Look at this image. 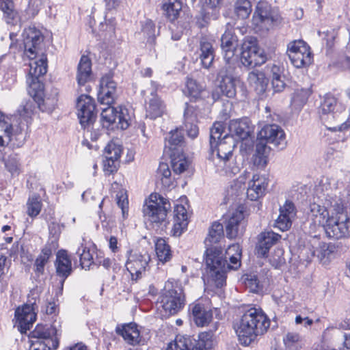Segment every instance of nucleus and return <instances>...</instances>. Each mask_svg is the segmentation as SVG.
Here are the masks:
<instances>
[{
	"label": "nucleus",
	"instance_id": "f257e3e1",
	"mask_svg": "<svg viewBox=\"0 0 350 350\" xmlns=\"http://www.w3.org/2000/svg\"><path fill=\"white\" fill-rule=\"evenodd\" d=\"M241 256L239 253L235 256H228L230 264L224 258L221 247H210L206 250V275L204 279L208 284L221 288L226 284V273L230 269H237L241 266Z\"/></svg>",
	"mask_w": 350,
	"mask_h": 350
},
{
	"label": "nucleus",
	"instance_id": "f03ea898",
	"mask_svg": "<svg viewBox=\"0 0 350 350\" xmlns=\"http://www.w3.org/2000/svg\"><path fill=\"white\" fill-rule=\"evenodd\" d=\"M270 321L260 308H250L234 324V329L239 342L250 345L256 337L267 332Z\"/></svg>",
	"mask_w": 350,
	"mask_h": 350
},
{
	"label": "nucleus",
	"instance_id": "7ed1b4c3",
	"mask_svg": "<svg viewBox=\"0 0 350 350\" xmlns=\"http://www.w3.org/2000/svg\"><path fill=\"white\" fill-rule=\"evenodd\" d=\"M159 299L156 303L158 317L164 319L177 314L185 304V296L180 283L174 279L168 280Z\"/></svg>",
	"mask_w": 350,
	"mask_h": 350
},
{
	"label": "nucleus",
	"instance_id": "20e7f679",
	"mask_svg": "<svg viewBox=\"0 0 350 350\" xmlns=\"http://www.w3.org/2000/svg\"><path fill=\"white\" fill-rule=\"evenodd\" d=\"M28 92L31 98L23 102L18 109L19 116L27 125L31 124L37 108L42 112L53 111V107L48 105L44 99L43 84L39 82L37 77H32Z\"/></svg>",
	"mask_w": 350,
	"mask_h": 350
},
{
	"label": "nucleus",
	"instance_id": "39448f33",
	"mask_svg": "<svg viewBox=\"0 0 350 350\" xmlns=\"http://www.w3.org/2000/svg\"><path fill=\"white\" fill-rule=\"evenodd\" d=\"M59 330L51 324H38L29 335L33 350H55L59 345Z\"/></svg>",
	"mask_w": 350,
	"mask_h": 350
},
{
	"label": "nucleus",
	"instance_id": "423d86ee",
	"mask_svg": "<svg viewBox=\"0 0 350 350\" xmlns=\"http://www.w3.org/2000/svg\"><path fill=\"white\" fill-rule=\"evenodd\" d=\"M27 298V303L17 307L14 312L18 329L21 334H26L37 319L36 302L39 295L35 290H31L28 294Z\"/></svg>",
	"mask_w": 350,
	"mask_h": 350
},
{
	"label": "nucleus",
	"instance_id": "0eeeda50",
	"mask_svg": "<svg viewBox=\"0 0 350 350\" xmlns=\"http://www.w3.org/2000/svg\"><path fill=\"white\" fill-rule=\"evenodd\" d=\"M287 54L292 64L297 68L308 66L312 62L310 48L303 40L290 42L287 46Z\"/></svg>",
	"mask_w": 350,
	"mask_h": 350
},
{
	"label": "nucleus",
	"instance_id": "6e6552de",
	"mask_svg": "<svg viewBox=\"0 0 350 350\" xmlns=\"http://www.w3.org/2000/svg\"><path fill=\"white\" fill-rule=\"evenodd\" d=\"M327 236L334 239L350 237V217L347 212L337 213L324 226Z\"/></svg>",
	"mask_w": 350,
	"mask_h": 350
},
{
	"label": "nucleus",
	"instance_id": "1a4fd4ad",
	"mask_svg": "<svg viewBox=\"0 0 350 350\" xmlns=\"http://www.w3.org/2000/svg\"><path fill=\"white\" fill-rule=\"evenodd\" d=\"M77 116L81 128L89 129L96 121L97 111L94 100L88 95L82 94L77 98Z\"/></svg>",
	"mask_w": 350,
	"mask_h": 350
},
{
	"label": "nucleus",
	"instance_id": "9d476101",
	"mask_svg": "<svg viewBox=\"0 0 350 350\" xmlns=\"http://www.w3.org/2000/svg\"><path fill=\"white\" fill-rule=\"evenodd\" d=\"M126 116H129L126 108L120 107L118 110L114 107L108 106L102 110L100 122L103 128L113 129V124L118 120L117 127L125 130L130 125L129 118H127Z\"/></svg>",
	"mask_w": 350,
	"mask_h": 350
},
{
	"label": "nucleus",
	"instance_id": "9b49d317",
	"mask_svg": "<svg viewBox=\"0 0 350 350\" xmlns=\"http://www.w3.org/2000/svg\"><path fill=\"white\" fill-rule=\"evenodd\" d=\"M280 18L279 12L266 1H259L253 15V23L258 27L269 29Z\"/></svg>",
	"mask_w": 350,
	"mask_h": 350
},
{
	"label": "nucleus",
	"instance_id": "f8f14e48",
	"mask_svg": "<svg viewBox=\"0 0 350 350\" xmlns=\"http://www.w3.org/2000/svg\"><path fill=\"white\" fill-rule=\"evenodd\" d=\"M172 206L170 200L162 196L154 193V227L157 231H165L170 224L168 215L171 213Z\"/></svg>",
	"mask_w": 350,
	"mask_h": 350
},
{
	"label": "nucleus",
	"instance_id": "ddd939ff",
	"mask_svg": "<svg viewBox=\"0 0 350 350\" xmlns=\"http://www.w3.org/2000/svg\"><path fill=\"white\" fill-rule=\"evenodd\" d=\"M25 53L30 59L37 57L40 45L44 41V36L35 27L25 28L23 33Z\"/></svg>",
	"mask_w": 350,
	"mask_h": 350
},
{
	"label": "nucleus",
	"instance_id": "4468645a",
	"mask_svg": "<svg viewBox=\"0 0 350 350\" xmlns=\"http://www.w3.org/2000/svg\"><path fill=\"white\" fill-rule=\"evenodd\" d=\"M267 60L264 51L255 43L245 42L242 44L241 63L247 67L260 66Z\"/></svg>",
	"mask_w": 350,
	"mask_h": 350
},
{
	"label": "nucleus",
	"instance_id": "2eb2a0df",
	"mask_svg": "<svg viewBox=\"0 0 350 350\" xmlns=\"http://www.w3.org/2000/svg\"><path fill=\"white\" fill-rule=\"evenodd\" d=\"M245 214L243 208H239L229 213L225 217L226 237L234 239L243 234L245 228Z\"/></svg>",
	"mask_w": 350,
	"mask_h": 350
},
{
	"label": "nucleus",
	"instance_id": "dca6fc26",
	"mask_svg": "<svg viewBox=\"0 0 350 350\" xmlns=\"http://www.w3.org/2000/svg\"><path fill=\"white\" fill-rule=\"evenodd\" d=\"M113 72L109 71L104 75L100 81V89L98 92V100L102 105L111 106L115 100L117 84L113 81Z\"/></svg>",
	"mask_w": 350,
	"mask_h": 350
},
{
	"label": "nucleus",
	"instance_id": "f3484780",
	"mask_svg": "<svg viewBox=\"0 0 350 350\" xmlns=\"http://www.w3.org/2000/svg\"><path fill=\"white\" fill-rule=\"evenodd\" d=\"M127 260L125 267L130 273L133 280H137L142 273L145 271L150 260L149 256L142 255L137 252L128 250L126 252Z\"/></svg>",
	"mask_w": 350,
	"mask_h": 350
},
{
	"label": "nucleus",
	"instance_id": "a211bd4d",
	"mask_svg": "<svg viewBox=\"0 0 350 350\" xmlns=\"http://www.w3.org/2000/svg\"><path fill=\"white\" fill-rule=\"evenodd\" d=\"M258 136L269 144H273L279 150L286 146L284 131L277 124L265 125L258 133Z\"/></svg>",
	"mask_w": 350,
	"mask_h": 350
},
{
	"label": "nucleus",
	"instance_id": "6ab92c4d",
	"mask_svg": "<svg viewBox=\"0 0 350 350\" xmlns=\"http://www.w3.org/2000/svg\"><path fill=\"white\" fill-rule=\"evenodd\" d=\"M105 159L103 161V170L106 174L116 172L119 166V159L121 157L122 148L120 145L110 142L104 150Z\"/></svg>",
	"mask_w": 350,
	"mask_h": 350
},
{
	"label": "nucleus",
	"instance_id": "aec40b11",
	"mask_svg": "<svg viewBox=\"0 0 350 350\" xmlns=\"http://www.w3.org/2000/svg\"><path fill=\"white\" fill-rule=\"evenodd\" d=\"M191 317L198 327L208 325L213 319V312L208 304L197 301L189 305Z\"/></svg>",
	"mask_w": 350,
	"mask_h": 350
},
{
	"label": "nucleus",
	"instance_id": "412c9836",
	"mask_svg": "<svg viewBox=\"0 0 350 350\" xmlns=\"http://www.w3.org/2000/svg\"><path fill=\"white\" fill-rule=\"evenodd\" d=\"M115 331L118 336L122 337L124 340L130 345L135 346L141 343L144 344L138 325L135 322L118 324Z\"/></svg>",
	"mask_w": 350,
	"mask_h": 350
},
{
	"label": "nucleus",
	"instance_id": "4be33fe9",
	"mask_svg": "<svg viewBox=\"0 0 350 350\" xmlns=\"http://www.w3.org/2000/svg\"><path fill=\"white\" fill-rule=\"evenodd\" d=\"M268 186V180L265 176L254 174L247 189V197L252 201L262 197Z\"/></svg>",
	"mask_w": 350,
	"mask_h": 350
},
{
	"label": "nucleus",
	"instance_id": "5701e85b",
	"mask_svg": "<svg viewBox=\"0 0 350 350\" xmlns=\"http://www.w3.org/2000/svg\"><path fill=\"white\" fill-rule=\"evenodd\" d=\"M234 146L233 137L230 136L229 134H225L221 140L215 142L211 150L213 152L216 151L217 157L226 163L232 157Z\"/></svg>",
	"mask_w": 350,
	"mask_h": 350
},
{
	"label": "nucleus",
	"instance_id": "b1692460",
	"mask_svg": "<svg viewBox=\"0 0 350 350\" xmlns=\"http://www.w3.org/2000/svg\"><path fill=\"white\" fill-rule=\"evenodd\" d=\"M280 235L272 231L262 232L259 234L256 254L261 258L267 257L270 248L280 239Z\"/></svg>",
	"mask_w": 350,
	"mask_h": 350
},
{
	"label": "nucleus",
	"instance_id": "393cba45",
	"mask_svg": "<svg viewBox=\"0 0 350 350\" xmlns=\"http://www.w3.org/2000/svg\"><path fill=\"white\" fill-rule=\"evenodd\" d=\"M237 36L231 31L227 30L221 38V47L226 61H231L238 47Z\"/></svg>",
	"mask_w": 350,
	"mask_h": 350
},
{
	"label": "nucleus",
	"instance_id": "a878e982",
	"mask_svg": "<svg viewBox=\"0 0 350 350\" xmlns=\"http://www.w3.org/2000/svg\"><path fill=\"white\" fill-rule=\"evenodd\" d=\"M55 266L57 275L60 277L62 280H66L71 274L72 262L66 250H60L57 252Z\"/></svg>",
	"mask_w": 350,
	"mask_h": 350
},
{
	"label": "nucleus",
	"instance_id": "bb28decb",
	"mask_svg": "<svg viewBox=\"0 0 350 350\" xmlns=\"http://www.w3.org/2000/svg\"><path fill=\"white\" fill-rule=\"evenodd\" d=\"M188 213L185 207L178 204L174 207V224L172 232L173 235L179 237L188 226Z\"/></svg>",
	"mask_w": 350,
	"mask_h": 350
},
{
	"label": "nucleus",
	"instance_id": "cd10ccee",
	"mask_svg": "<svg viewBox=\"0 0 350 350\" xmlns=\"http://www.w3.org/2000/svg\"><path fill=\"white\" fill-rule=\"evenodd\" d=\"M92 74L90 59L86 55H82L77 66V81L79 86H83L90 81Z\"/></svg>",
	"mask_w": 350,
	"mask_h": 350
},
{
	"label": "nucleus",
	"instance_id": "c85d7f7f",
	"mask_svg": "<svg viewBox=\"0 0 350 350\" xmlns=\"http://www.w3.org/2000/svg\"><path fill=\"white\" fill-rule=\"evenodd\" d=\"M247 81L251 88L257 94H262L268 84V79L263 72L255 70L249 72Z\"/></svg>",
	"mask_w": 350,
	"mask_h": 350
},
{
	"label": "nucleus",
	"instance_id": "c756f323",
	"mask_svg": "<svg viewBox=\"0 0 350 350\" xmlns=\"http://www.w3.org/2000/svg\"><path fill=\"white\" fill-rule=\"evenodd\" d=\"M193 3L197 2L200 8V13L205 23H208L212 18H215L214 12L223 0H191Z\"/></svg>",
	"mask_w": 350,
	"mask_h": 350
},
{
	"label": "nucleus",
	"instance_id": "7c9ffc66",
	"mask_svg": "<svg viewBox=\"0 0 350 350\" xmlns=\"http://www.w3.org/2000/svg\"><path fill=\"white\" fill-rule=\"evenodd\" d=\"M308 217L312 221L314 225L324 227L329 218V212L324 206L312 203L310 205Z\"/></svg>",
	"mask_w": 350,
	"mask_h": 350
},
{
	"label": "nucleus",
	"instance_id": "2f4dec72",
	"mask_svg": "<svg viewBox=\"0 0 350 350\" xmlns=\"http://www.w3.org/2000/svg\"><path fill=\"white\" fill-rule=\"evenodd\" d=\"M154 252L158 258L157 266L164 265L172 258V251L170 246L165 239L160 238L154 243Z\"/></svg>",
	"mask_w": 350,
	"mask_h": 350
},
{
	"label": "nucleus",
	"instance_id": "473e14b6",
	"mask_svg": "<svg viewBox=\"0 0 350 350\" xmlns=\"http://www.w3.org/2000/svg\"><path fill=\"white\" fill-rule=\"evenodd\" d=\"M168 153L171 159V165L175 174H180L188 169L190 162L183 154V152L178 151Z\"/></svg>",
	"mask_w": 350,
	"mask_h": 350
},
{
	"label": "nucleus",
	"instance_id": "72a5a7b5",
	"mask_svg": "<svg viewBox=\"0 0 350 350\" xmlns=\"http://www.w3.org/2000/svg\"><path fill=\"white\" fill-rule=\"evenodd\" d=\"M230 136H237L239 139H245L250 134V130L246 120H233L228 125Z\"/></svg>",
	"mask_w": 350,
	"mask_h": 350
},
{
	"label": "nucleus",
	"instance_id": "f704fd0d",
	"mask_svg": "<svg viewBox=\"0 0 350 350\" xmlns=\"http://www.w3.org/2000/svg\"><path fill=\"white\" fill-rule=\"evenodd\" d=\"M169 135L167 144L165 145V148H168V152H183L185 137L182 131L177 128L174 131H171Z\"/></svg>",
	"mask_w": 350,
	"mask_h": 350
},
{
	"label": "nucleus",
	"instance_id": "c9c22d12",
	"mask_svg": "<svg viewBox=\"0 0 350 350\" xmlns=\"http://www.w3.org/2000/svg\"><path fill=\"white\" fill-rule=\"evenodd\" d=\"M343 109L342 105L339 103L337 98L332 94H326L319 107V112L320 114L326 115Z\"/></svg>",
	"mask_w": 350,
	"mask_h": 350
},
{
	"label": "nucleus",
	"instance_id": "e433bc0d",
	"mask_svg": "<svg viewBox=\"0 0 350 350\" xmlns=\"http://www.w3.org/2000/svg\"><path fill=\"white\" fill-rule=\"evenodd\" d=\"M200 58L202 65L205 68H208L214 60V50L212 44L206 39H202L200 44Z\"/></svg>",
	"mask_w": 350,
	"mask_h": 350
},
{
	"label": "nucleus",
	"instance_id": "4c0bfd02",
	"mask_svg": "<svg viewBox=\"0 0 350 350\" xmlns=\"http://www.w3.org/2000/svg\"><path fill=\"white\" fill-rule=\"evenodd\" d=\"M142 213L144 226L147 230H150V234L152 235L151 231L153 229V192L145 199Z\"/></svg>",
	"mask_w": 350,
	"mask_h": 350
},
{
	"label": "nucleus",
	"instance_id": "58836bf2",
	"mask_svg": "<svg viewBox=\"0 0 350 350\" xmlns=\"http://www.w3.org/2000/svg\"><path fill=\"white\" fill-rule=\"evenodd\" d=\"M44 6H48L49 10H51L50 0H29L28 6L22 17L24 20L33 18Z\"/></svg>",
	"mask_w": 350,
	"mask_h": 350
},
{
	"label": "nucleus",
	"instance_id": "ea45409f",
	"mask_svg": "<svg viewBox=\"0 0 350 350\" xmlns=\"http://www.w3.org/2000/svg\"><path fill=\"white\" fill-rule=\"evenodd\" d=\"M196 339L190 336L178 335L173 342H170L165 350H191Z\"/></svg>",
	"mask_w": 350,
	"mask_h": 350
},
{
	"label": "nucleus",
	"instance_id": "a19ab883",
	"mask_svg": "<svg viewBox=\"0 0 350 350\" xmlns=\"http://www.w3.org/2000/svg\"><path fill=\"white\" fill-rule=\"evenodd\" d=\"M162 8L166 17L174 21L178 18L182 10L181 0H164Z\"/></svg>",
	"mask_w": 350,
	"mask_h": 350
},
{
	"label": "nucleus",
	"instance_id": "79ce46f5",
	"mask_svg": "<svg viewBox=\"0 0 350 350\" xmlns=\"http://www.w3.org/2000/svg\"><path fill=\"white\" fill-rule=\"evenodd\" d=\"M224 237V226L219 222H214L210 228L208 237L205 239V244L207 249L210 247H215L212 245L217 243Z\"/></svg>",
	"mask_w": 350,
	"mask_h": 350
},
{
	"label": "nucleus",
	"instance_id": "37998d69",
	"mask_svg": "<svg viewBox=\"0 0 350 350\" xmlns=\"http://www.w3.org/2000/svg\"><path fill=\"white\" fill-rule=\"evenodd\" d=\"M311 92L308 88H297L293 92L291 98L292 106L299 109L306 103Z\"/></svg>",
	"mask_w": 350,
	"mask_h": 350
},
{
	"label": "nucleus",
	"instance_id": "c03bdc74",
	"mask_svg": "<svg viewBox=\"0 0 350 350\" xmlns=\"http://www.w3.org/2000/svg\"><path fill=\"white\" fill-rule=\"evenodd\" d=\"M27 214L31 217L38 216L42 207L40 196L38 193H33L28 198L27 202Z\"/></svg>",
	"mask_w": 350,
	"mask_h": 350
},
{
	"label": "nucleus",
	"instance_id": "a18cd8bd",
	"mask_svg": "<svg viewBox=\"0 0 350 350\" xmlns=\"http://www.w3.org/2000/svg\"><path fill=\"white\" fill-rule=\"evenodd\" d=\"M0 10L8 24H13L17 13L14 8L13 0H0Z\"/></svg>",
	"mask_w": 350,
	"mask_h": 350
},
{
	"label": "nucleus",
	"instance_id": "49530a36",
	"mask_svg": "<svg viewBox=\"0 0 350 350\" xmlns=\"http://www.w3.org/2000/svg\"><path fill=\"white\" fill-rule=\"evenodd\" d=\"M243 279L247 288L252 293H259L262 291L263 286L257 275L254 273L243 275Z\"/></svg>",
	"mask_w": 350,
	"mask_h": 350
},
{
	"label": "nucleus",
	"instance_id": "de8ad7c7",
	"mask_svg": "<svg viewBox=\"0 0 350 350\" xmlns=\"http://www.w3.org/2000/svg\"><path fill=\"white\" fill-rule=\"evenodd\" d=\"M76 254L79 257L80 265L83 269H89L94 263L92 254L90 250L83 243L79 247Z\"/></svg>",
	"mask_w": 350,
	"mask_h": 350
},
{
	"label": "nucleus",
	"instance_id": "09e8293b",
	"mask_svg": "<svg viewBox=\"0 0 350 350\" xmlns=\"http://www.w3.org/2000/svg\"><path fill=\"white\" fill-rule=\"evenodd\" d=\"M234 12L241 19L247 18L252 12V5L249 0H237L234 5Z\"/></svg>",
	"mask_w": 350,
	"mask_h": 350
},
{
	"label": "nucleus",
	"instance_id": "8fccbe9b",
	"mask_svg": "<svg viewBox=\"0 0 350 350\" xmlns=\"http://www.w3.org/2000/svg\"><path fill=\"white\" fill-rule=\"evenodd\" d=\"M237 79H227L226 81H219V88L222 95L228 98H234L236 96Z\"/></svg>",
	"mask_w": 350,
	"mask_h": 350
},
{
	"label": "nucleus",
	"instance_id": "3c124183",
	"mask_svg": "<svg viewBox=\"0 0 350 350\" xmlns=\"http://www.w3.org/2000/svg\"><path fill=\"white\" fill-rule=\"evenodd\" d=\"M231 61H226V64L222 66L217 73V78L219 81H226L229 79H237L234 76V66L231 64Z\"/></svg>",
	"mask_w": 350,
	"mask_h": 350
},
{
	"label": "nucleus",
	"instance_id": "603ef678",
	"mask_svg": "<svg viewBox=\"0 0 350 350\" xmlns=\"http://www.w3.org/2000/svg\"><path fill=\"white\" fill-rule=\"evenodd\" d=\"M117 204L122 211V219L125 220L129 216V200L126 191H121L116 195Z\"/></svg>",
	"mask_w": 350,
	"mask_h": 350
},
{
	"label": "nucleus",
	"instance_id": "864d4df0",
	"mask_svg": "<svg viewBox=\"0 0 350 350\" xmlns=\"http://www.w3.org/2000/svg\"><path fill=\"white\" fill-rule=\"evenodd\" d=\"M224 132V126L220 122H216L213 124L210 131V146L213 149L214 144L217 141L221 140V137Z\"/></svg>",
	"mask_w": 350,
	"mask_h": 350
},
{
	"label": "nucleus",
	"instance_id": "5fc2aeb1",
	"mask_svg": "<svg viewBox=\"0 0 350 350\" xmlns=\"http://www.w3.org/2000/svg\"><path fill=\"white\" fill-rule=\"evenodd\" d=\"M157 174L161 177L162 183L164 185H170L171 183V170L167 163H160L157 169Z\"/></svg>",
	"mask_w": 350,
	"mask_h": 350
},
{
	"label": "nucleus",
	"instance_id": "6e6d98bb",
	"mask_svg": "<svg viewBox=\"0 0 350 350\" xmlns=\"http://www.w3.org/2000/svg\"><path fill=\"white\" fill-rule=\"evenodd\" d=\"M332 251L329 250V246L323 243L320 245L319 249H317L313 252V255L317 256L318 258L323 262L326 263Z\"/></svg>",
	"mask_w": 350,
	"mask_h": 350
},
{
	"label": "nucleus",
	"instance_id": "4d7b16f0",
	"mask_svg": "<svg viewBox=\"0 0 350 350\" xmlns=\"http://www.w3.org/2000/svg\"><path fill=\"white\" fill-rule=\"evenodd\" d=\"M186 87L189 94L195 98L198 97L202 90V87L196 80L190 78L187 79Z\"/></svg>",
	"mask_w": 350,
	"mask_h": 350
},
{
	"label": "nucleus",
	"instance_id": "13d9d810",
	"mask_svg": "<svg viewBox=\"0 0 350 350\" xmlns=\"http://www.w3.org/2000/svg\"><path fill=\"white\" fill-rule=\"evenodd\" d=\"M280 214H283L293 220L296 215L295 204L291 201L286 200L284 204L282 206H280Z\"/></svg>",
	"mask_w": 350,
	"mask_h": 350
},
{
	"label": "nucleus",
	"instance_id": "bf43d9fd",
	"mask_svg": "<svg viewBox=\"0 0 350 350\" xmlns=\"http://www.w3.org/2000/svg\"><path fill=\"white\" fill-rule=\"evenodd\" d=\"M292 226V219L283 214H280L275 222V227L281 231L288 230Z\"/></svg>",
	"mask_w": 350,
	"mask_h": 350
},
{
	"label": "nucleus",
	"instance_id": "052dcab7",
	"mask_svg": "<svg viewBox=\"0 0 350 350\" xmlns=\"http://www.w3.org/2000/svg\"><path fill=\"white\" fill-rule=\"evenodd\" d=\"M64 228V224H59L57 221H53L49 224V231L50 235L55 240L58 239L62 230Z\"/></svg>",
	"mask_w": 350,
	"mask_h": 350
},
{
	"label": "nucleus",
	"instance_id": "680f3d73",
	"mask_svg": "<svg viewBox=\"0 0 350 350\" xmlns=\"http://www.w3.org/2000/svg\"><path fill=\"white\" fill-rule=\"evenodd\" d=\"M267 142L261 139L258 136V142L256 145V152L258 155H263L268 157L271 148L267 145Z\"/></svg>",
	"mask_w": 350,
	"mask_h": 350
},
{
	"label": "nucleus",
	"instance_id": "e2e57ef3",
	"mask_svg": "<svg viewBox=\"0 0 350 350\" xmlns=\"http://www.w3.org/2000/svg\"><path fill=\"white\" fill-rule=\"evenodd\" d=\"M142 31L148 37V42L151 43L153 41V22L150 19H147L144 24L142 25Z\"/></svg>",
	"mask_w": 350,
	"mask_h": 350
},
{
	"label": "nucleus",
	"instance_id": "0e129e2a",
	"mask_svg": "<svg viewBox=\"0 0 350 350\" xmlns=\"http://www.w3.org/2000/svg\"><path fill=\"white\" fill-rule=\"evenodd\" d=\"M184 122H196L197 115L195 113L194 107L185 103V108L184 111Z\"/></svg>",
	"mask_w": 350,
	"mask_h": 350
},
{
	"label": "nucleus",
	"instance_id": "69168bd1",
	"mask_svg": "<svg viewBox=\"0 0 350 350\" xmlns=\"http://www.w3.org/2000/svg\"><path fill=\"white\" fill-rule=\"evenodd\" d=\"M154 118L162 116L166 111L165 105L157 96L154 95Z\"/></svg>",
	"mask_w": 350,
	"mask_h": 350
},
{
	"label": "nucleus",
	"instance_id": "338daca9",
	"mask_svg": "<svg viewBox=\"0 0 350 350\" xmlns=\"http://www.w3.org/2000/svg\"><path fill=\"white\" fill-rule=\"evenodd\" d=\"M213 337V331L202 332L199 335V340L197 342H202V345H204V346L211 348L212 343H213V340H212Z\"/></svg>",
	"mask_w": 350,
	"mask_h": 350
},
{
	"label": "nucleus",
	"instance_id": "774afa93",
	"mask_svg": "<svg viewBox=\"0 0 350 350\" xmlns=\"http://www.w3.org/2000/svg\"><path fill=\"white\" fill-rule=\"evenodd\" d=\"M188 137L195 139L199 134V129L195 122H184Z\"/></svg>",
	"mask_w": 350,
	"mask_h": 350
}]
</instances>
